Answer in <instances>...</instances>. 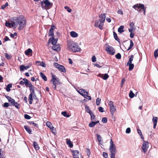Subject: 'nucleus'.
<instances>
[{
  "instance_id": "nucleus-51",
  "label": "nucleus",
  "mask_w": 158,
  "mask_h": 158,
  "mask_svg": "<svg viewBox=\"0 0 158 158\" xmlns=\"http://www.w3.org/2000/svg\"><path fill=\"white\" fill-rule=\"evenodd\" d=\"M107 121V118L106 117L103 118L102 120V121L104 123H106Z\"/></svg>"
},
{
  "instance_id": "nucleus-37",
  "label": "nucleus",
  "mask_w": 158,
  "mask_h": 158,
  "mask_svg": "<svg viewBox=\"0 0 158 158\" xmlns=\"http://www.w3.org/2000/svg\"><path fill=\"white\" fill-rule=\"evenodd\" d=\"M80 90L82 93H83L85 95V96L86 95H87V94H88V93L85 90L83 89H80Z\"/></svg>"
},
{
  "instance_id": "nucleus-24",
  "label": "nucleus",
  "mask_w": 158,
  "mask_h": 158,
  "mask_svg": "<svg viewBox=\"0 0 158 158\" xmlns=\"http://www.w3.org/2000/svg\"><path fill=\"white\" fill-rule=\"evenodd\" d=\"M32 50L30 48H28L25 52V54L27 55H29L30 53H32Z\"/></svg>"
},
{
  "instance_id": "nucleus-4",
  "label": "nucleus",
  "mask_w": 158,
  "mask_h": 158,
  "mask_svg": "<svg viewBox=\"0 0 158 158\" xmlns=\"http://www.w3.org/2000/svg\"><path fill=\"white\" fill-rule=\"evenodd\" d=\"M133 7L135 10H137L139 12H141V10L140 9H142L143 11V14L144 15H145L146 8H145L144 5V4H137L134 5Z\"/></svg>"
},
{
  "instance_id": "nucleus-26",
  "label": "nucleus",
  "mask_w": 158,
  "mask_h": 158,
  "mask_svg": "<svg viewBox=\"0 0 158 158\" xmlns=\"http://www.w3.org/2000/svg\"><path fill=\"white\" fill-rule=\"evenodd\" d=\"M85 108L86 111L89 113V114L93 113L88 106H86L85 107Z\"/></svg>"
},
{
  "instance_id": "nucleus-31",
  "label": "nucleus",
  "mask_w": 158,
  "mask_h": 158,
  "mask_svg": "<svg viewBox=\"0 0 158 158\" xmlns=\"http://www.w3.org/2000/svg\"><path fill=\"white\" fill-rule=\"evenodd\" d=\"M28 123L30 125L32 124L34 127L37 128H38L39 127L38 124L35 123H34L33 122L29 121L28 122Z\"/></svg>"
},
{
  "instance_id": "nucleus-22",
  "label": "nucleus",
  "mask_w": 158,
  "mask_h": 158,
  "mask_svg": "<svg viewBox=\"0 0 158 158\" xmlns=\"http://www.w3.org/2000/svg\"><path fill=\"white\" fill-rule=\"evenodd\" d=\"M127 66H129V71H131L132 70L134 67V65L133 64H131V63H129L128 64V63H127Z\"/></svg>"
},
{
  "instance_id": "nucleus-10",
  "label": "nucleus",
  "mask_w": 158,
  "mask_h": 158,
  "mask_svg": "<svg viewBox=\"0 0 158 158\" xmlns=\"http://www.w3.org/2000/svg\"><path fill=\"white\" fill-rule=\"evenodd\" d=\"M56 79L54 77H52L51 80V81L52 82L53 85L52 87L55 90L56 89V85L58 84L59 83H57V82L55 81Z\"/></svg>"
},
{
  "instance_id": "nucleus-12",
  "label": "nucleus",
  "mask_w": 158,
  "mask_h": 158,
  "mask_svg": "<svg viewBox=\"0 0 158 158\" xmlns=\"http://www.w3.org/2000/svg\"><path fill=\"white\" fill-rule=\"evenodd\" d=\"M31 65V63H29L28 65L25 66L23 65H21L20 67V70L21 71H23L24 69H28Z\"/></svg>"
},
{
  "instance_id": "nucleus-38",
  "label": "nucleus",
  "mask_w": 158,
  "mask_h": 158,
  "mask_svg": "<svg viewBox=\"0 0 158 158\" xmlns=\"http://www.w3.org/2000/svg\"><path fill=\"white\" fill-rule=\"evenodd\" d=\"M96 125L95 122L92 121L89 124V127H94Z\"/></svg>"
},
{
  "instance_id": "nucleus-47",
  "label": "nucleus",
  "mask_w": 158,
  "mask_h": 158,
  "mask_svg": "<svg viewBox=\"0 0 158 158\" xmlns=\"http://www.w3.org/2000/svg\"><path fill=\"white\" fill-rule=\"evenodd\" d=\"M134 57V56L133 55H131V57L129 59V60L128 62L127 63H128V64L129 63H131L132 61L133 60V59Z\"/></svg>"
},
{
  "instance_id": "nucleus-35",
  "label": "nucleus",
  "mask_w": 158,
  "mask_h": 158,
  "mask_svg": "<svg viewBox=\"0 0 158 158\" xmlns=\"http://www.w3.org/2000/svg\"><path fill=\"white\" fill-rule=\"evenodd\" d=\"M5 25L6 27H13V24L11 23H10L8 22H6Z\"/></svg>"
},
{
  "instance_id": "nucleus-5",
  "label": "nucleus",
  "mask_w": 158,
  "mask_h": 158,
  "mask_svg": "<svg viewBox=\"0 0 158 158\" xmlns=\"http://www.w3.org/2000/svg\"><path fill=\"white\" fill-rule=\"evenodd\" d=\"M106 51H107L108 54L111 55H114L115 52V50L114 48L108 45L106 48Z\"/></svg>"
},
{
  "instance_id": "nucleus-52",
  "label": "nucleus",
  "mask_w": 158,
  "mask_h": 158,
  "mask_svg": "<svg viewBox=\"0 0 158 158\" xmlns=\"http://www.w3.org/2000/svg\"><path fill=\"white\" fill-rule=\"evenodd\" d=\"M64 8L66 9L69 12H71L72 10L71 9H70L69 7L65 6L64 7Z\"/></svg>"
},
{
  "instance_id": "nucleus-40",
  "label": "nucleus",
  "mask_w": 158,
  "mask_h": 158,
  "mask_svg": "<svg viewBox=\"0 0 158 158\" xmlns=\"http://www.w3.org/2000/svg\"><path fill=\"white\" fill-rule=\"evenodd\" d=\"M29 90L30 92V95H33L35 94V93L34 88L31 89V88L29 89Z\"/></svg>"
},
{
  "instance_id": "nucleus-34",
  "label": "nucleus",
  "mask_w": 158,
  "mask_h": 158,
  "mask_svg": "<svg viewBox=\"0 0 158 158\" xmlns=\"http://www.w3.org/2000/svg\"><path fill=\"white\" fill-rule=\"evenodd\" d=\"M130 46L127 49V51H128L129 50H130L134 46V43L131 40H130Z\"/></svg>"
},
{
  "instance_id": "nucleus-56",
  "label": "nucleus",
  "mask_w": 158,
  "mask_h": 158,
  "mask_svg": "<svg viewBox=\"0 0 158 158\" xmlns=\"http://www.w3.org/2000/svg\"><path fill=\"white\" fill-rule=\"evenodd\" d=\"M52 131V132L54 134H56V131L55 128L53 127L51 128L50 129Z\"/></svg>"
},
{
  "instance_id": "nucleus-13",
  "label": "nucleus",
  "mask_w": 158,
  "mask_h": 158,
  "mask_svg": "<svg viewBox=\"0 0 158 158\" xmlns=\"http://www.w3.org/2000/svg\"><path fill=\"white\" fill-rule=\"evenodd\" d=\"M99 17L100 19H99L100 22L103 23L104 22L106 19V15L105 14H102L99 15Z\"/></svg>"
},
{
  "instance_id": "nucleus-32",
  "label": "nucleus",
  "mask_w": 158,
  "mask_h": 158,
  "mask_svg": "<svg viewBox=\"0 0 158 158\" xmlns=\"http://www.w3.org/2000/svg\"><path fill=\"white\" fill-rule=\"evenodd\" d=\"M12 85L11 84H8L6 87V90L7 92H9L10 90V88L11 87Z\"/></svg>"
},
{
  "instance_id": "nucleus-15",
  "label": "nucleus",
  "mask_w": 158,
  "mask_h": 158,
  "mask_svg": "<svg viewBox=\"0 0 158 158\" xmlns=\"http://www.w3.org/2000/svg\"><path fill=\"white\" fill-rule=\"evenodd\" d=\"M73 156L74 158H79L78 156L79 152L77 150H74L73 152Z\"/></svg>"
},
{
  "instance_id": "nucleus-55",
  "label": "nucleus",
  "mask_w": 158,
  "mask_h": 158,
  "mask_svg": "<svg viewBox=\"0 0 158 158\" xmlns=\"http://www.w3.org/2000/svg\"><path fill=\"white\" fill-rule=\"evenodd\" d=\"M24 118L25 119H29L31 118V117L27 114H25L24 115Z\"/></svg>"
},
{
  "instance_id": "nucleus-25",
  "label": "nucleus",
  "mask_w": 158,
  "mask_h": 158,
  "mask_svg": "<svg viewBox=\"0 0 158 158\" xmlns=\"http://www.w3.org/2000/svg\"><path fill=\"white\" fill-rule=\"evenodd\" d=\"M66 143L68 145L69 147L71 148H73V145L70 140H67L66 141Z\"/></svg>"
},
{
  "instance_id": "nucleus-20",
  "label": "nucleus",
  "mask_w": 158,
  "mask_h": 158,
  "mask_svg": "<svg viewBox=\"0 0 158 158\" xmlns=\"http://www.w3.org/2000/svg\"><path fill=\"white\" fill-rule=\"evenodd\" d=\"M33 101V96L32 95L29 94L28 97V102L30 104H31Z\"/></svg>"
},
{
  "instance_id": "nucleus-33",
  "label": "nucleus",
  "mask_w": 158,
  "mask_h": 158,
  "mask_svg": "<svg viewBox=\"0 0 158 158\" xmlns=\"http://www.w3.org/2000/svg\"><path fill=\"white\" fill-rule=\"evenodd\" d=\"M52 77H54V78H55L56 80L55 81L57 82V83H59V84L61 83L60 82L59 79L58 78H57L56 75L52 74Z\"/></svg>"
},
{
  "instance_id": "nucleus-43",
  "label": "nucleus",
  "mask_w": 158,
  "mask_h": 158,
  "mask_svg": "<svg viewBox=\"0 0 158 158\" xmlns=\"http://www.w3.org/2000/svg\"><path fill=\"white\" fill-rule=\"evenodd\" d=\"M46 125L50 129L53 127L51 123L49 122H47L46 123Z\"/></svg>"
},
{
  "instance_id": "nucleus-64",
  "label": "nucleus",
  "mask_w": 158,
  "mask_h": 158,
  "mask_svg": "<svg viewBox=\"0 0 158 158\" xmlns=\"http://www.w3.org/2000/svg\"><path fill=\"white\" fill-rule=\"evenodd\" d=\"M3 106L5 107H8L9 106V104L7 102H5L4 103Z\"/></svg>"
},
{
  "instance_id": "nucleus-45",
  "label": "nucleus",
  "mask_w": 158,
  "mask_h": 158,
  "mask_svg": "<svg viewBox=\"0 0 158 158\" xmlns=\"http://www.w3.org/2000/svg\"><path fill=\"white\" fill-rule=\"evenodd\" d=\"M154 56L155 58L158 57V49L156 50L154 52Z\"/></svg>"
},
{
  "instance_id": "nucleus-6",
  "label": "nucleus",
  "mask_w": 158,
  "mask_h": 158,
  "mask_svg": "<svg viewBox=\"0 0 158 158\" xmlns=\"http://www.w3.org/2000/svg\"><path fill=\"white\" fill-rule=\"evenodd\" d=\"M148 146L149 143L147 141H144L142 147V148L144 153L147 151Z\"/></svg>"
},
{
  "instance_id": "nucleus-3",
  "label": "nucleus",
  "mask_w": 158,
  "mask_h": 158,
  "mask_svg": "<svg viewBox=\"0 0 158 158\" xmlns=\"http://www.w3.org/2000/svg\"><path fill=\"white\" fill-rule=\"evenodd\" d=\"M41 7L43 9H48L51 8L52 5V3L50 2L48 0H43L41 2Z\"/></svg>"
},
{
  "instance_id": "nucleus-50",
  "label": "nucleus",
  "mask_w": 158,
  "mask_h": 158,
  "mask_svg": "<svg viewBox=\"0 0 158 158\" xmlns=\"http://www.w3.org/2000/svg\"><path fill=\"white\" fill-rule=\"evenodd\" d=\"M115 56L116 58L118 59H120L121 58V55L119 53H118L116 55H115Z\"/></svg>"
},
{
  "instance_id": "nucleus-61",
  "label": "nucleus",
  "mask_w": 158,
  "mask_h": 158,
  "mask_svg": "<svg viewBox=\"0 0 158 158\" xmlns=\"http://www.w3.org/2000/svg\"><path fill=\"white\" fill-rule=\"evenodd\" d=\"M17 34L16 32H15L13 34H10V36L11 37L14 38L15 36H17Z\"/></svg>"
},
{
  "instance_id": "nucleus-19",
  "label": "nucleus",
  "mask_w": 158,
  "mask_h": 158,
  "mask_svg": "<svg viewBox=\"0 0 158 158\" xmlns=\"http://www.w3.org/2000/svg\"><path fill=\"white\" fill-rule=\"evenodd\" d=\"M70 35L73 37L76 38L78 36V34L74 31H72L70 32Z\"/></svg>"
},
{
  "instance_id": "nucleus-11",
  "label": "nucleus",
  "mask_w": 158,
  "mask_h": 158,
  "mask_svg": "<svg viewBox=\"0 0 158 158\" xmlns=\"http://www.w3.org/2000/svg\"><path fill=\"white\" fill-rule=\"evenodd\" d=\"M11 104V105L15 106L17 109L19 108V104L15 102V100L12 98L9 102Z\"/></svg>"
},
{
  "instance_id": "nucleus-30",
  "label": "nucleus",
  "mask_w": 158,
  "mask_h": 158,
  "mask_svg": "<svg viewBox=\"0 0 158 158\" xmlns=\"http://www.w3.org/2000/svg\"><path fill=\"white\" fill-rule=\"evenodd\" d=\"M52 48L53 50L57 51H59L60 50V47L59 46H57L56 45L52 47Z\"/></svg>"
},
{
  "instance_id": "nucleus-27",
  "label": "nucleus",
  "mask_w": 158,
  "mask_h": 158,
  "mask_svg": "<svg viewBox=\"0 0 158 158\" xmlns=\"http://www.w3.org/2000/svg\"><path fill=\"white\" fill-rule=\"evenodd\" d=\"M35 63H38V65H40V66H42L43 67H45L46 66V64H45V63H44V62H40V61H36Z\"/></svg>"
},
{
  "instance_id": "nucleus-58",
  "label": "nucleus",
  "mask_w": 158,
  "mask_h": 158,
  "mask_svg": "<svg viewBox=\"0 0 158 158\" xmlns=\"http://www.w3.org/2000/svg\"><path fill=\"white\" fill-rule=\"evenodd\" d=\"M92 61L93 62H95L96 61V58L95 56H92Z\"/></svg>"
},
{
  "instance_id": "nucleus-18",
  "label": "nucleus",
  "mask_w": 158,
  "mask_h": 158,
  "mask_svg": "<svg viewBox=\"0 0 158 158\" xmlns=\"http://www.w3.org/2000/svg\"><path fill=\"white\" fill-rule=\"evenodd\" d=\"M26 131L30 134H31V129H30L29 127L25 125L24 127Z\"/></svg>"
},
{
  "instance_id": "nucleus-21",
  "label": "nucleus",
  "mask_w": 158,
  "mask_h": 158,
  "mask_svg": "<svg viewBox=\"0 0 158 158\" xmlns=\"http://www.w3.org/2000/svg\"><path fill=\"white\" fill-rule=\"evenodd\" d=\"M40 75L41 78L44 81H46L47 80V78L45 75L42 72L40 73Z\"/></svg>"
},
{
  "instance_id": "nucleus-8",
  "label": "nucleus",
  "mask_w": 158,
  "mask_h": 158,
  "mask_svg": "<svg viewBox=\"0 0 158 158\" xmlns=\"http://www.w3.org/2000/svg\"><path fill=\"white\" fill-rule=\"evenodd\" d=\"M56 28V27L54 25H52L48 32V36L53 37L54 34L53 32L54 30Z\"/></svg>"
},
{
  "instance_id": "nucleus-7",
  "label": "nucleus",
  "mask_w": 158,
  "mask_h": 158,
  "mask_svg": "<svg viewBox=\"0 0 158 158\" xmlns=\"http://www.w3.org/2000/svg\"><path fill=\"white\" fill-rule=\"evenodd\" d=\"M103 23L100 22V21L99 19L95 21L94 24L95 27H98L100 29L102 30L103 29Z\"/></svg>"
},
{
  "instance_id": "nucleus-23",
  "label": "nucleus",
  "mask_w": 158,
  "mask_h": 158,
  "mask_svg": "<svg viewBox=\"0 0 158 158\" xmlns=\"http://www.w3.org/2000/svg\"><path fill=\"white\" fill-rule=\"evenodd\" d=\"M124 27L123 26H121L118 29V31L120 33H122L124 31L123 30Z\"/></svg>"
},
{
  "instance_id": "nucleus-36",
  "label": "nucleus",
  "mask_w": 158,
  "mask_h": 158,
  "mask_svg": "<svg viewBox=\"0 0 158 158\" xmlns=\"http://www.w3.org/2000/svg\"><path fill=\"white\" fill-rule=\"evenodd\" d=\"M90 119L92 121L95 120V115L93 113H92L90 114Z\"/></svg>"
},
{
  "instance_id": "nucleus-9",
  "label": "nucleus",
  "mask_w": 158,
  "mask_h": 158,
  "mask_svg": "<svg viewBox=\"0 0 158 158\" xmlns=\"http://www.w3.org/2000/svg\"><path fill=\"white\" fill-rule=\"evenodd\" d=\"M57 40V39H55L54 37H52L49 40L48 43L51 42L53 45L55 46L56 45Z\"/></svg>"
},
{
  "instance_id": "nucleus-28",
  "label": "nucleus",
  "mask_w": 158,
  "mask_h": 158,
  "mask_svg": "<svg viewBox=\"0 0 158 158\" xmlns=\"http://www.w3.org/2000/svg\"><path fill=\"white\" fill-rule=\"evenodd\" d=\"M33 145L34 147L36 150H38L39 149L40 147H39L37 143L36 142H33Z\"/></svg>"
},
{
  "instance_id": "nucleus-42",
  "label": "nucleus",
  "mask_w": 158,
  "mask_h": 158,
  "mask_svg": "<svg viewBox=\"0 0 158 158\" xmlns=\"http://www.w3.org/2000/svg\"><path fill=\"white\" fill-rule=\"evenodd\" d=\"M61 114L64 117H69L70 116L69 115L67 114V112L66 111H62L61 112Z\"/></svg>"
},
{
  "instance_id": "nucleus-48",
  "label": "nucleus",
  "mask_w": 158,
  "mask_h": 158,
  "mask_svg": "<svg viewBox=\"0 0 158 158\" xmlns=\"http://www.w3.org/2000/svg\"><path fill=\"white\" fill-rule=\"evenodd\" d=\"M101 99L99 98L97 99L96 100V104L98 106L100 105L101 102Z\"/></svg>"
},
{
  "instance_id": "nucleus-49",
  "label": "nucleus",
  "mask_w": 158,
  "mask_h": 158,
  "mask_svg": "<svg viewBox=\"0 0 158 158\" xmlns=\"http://www.w3.org/2000/svg\"><path fill=\"white\" fill-rule=\"evenodd\" d=\"M11 23L13 24V27H15V26L17 27V26H18V24L17 22V21H16V19L13 21Z\"/></svg>"
},
{
  "instance_id": "nucleus-57",
  "label": "nucleus",
  "mask_w": 158,
  "mask_h": 158,
  "mask_svg": "<svg viewBox=\"0 0 158 158\" xmlns=\"http://www.w3.org/2000/svg\"><path fill=\"white\" fill-rule=\"evenodd\" d=\"M60 65L59 64H58V63H56V62H55V63H54V64H53L54 66L56 68L58 69V67H59V65Z\"/></svg>"
},
{
  "instance_id": "nucleus-46",
  "label": "nucleus",
  "mask_w": 158,
  "mask_h": 158,
  "mask_svg": "<svg viewBox=\"0 0 158 158\" xmlns=\"http://www.w3.org/2000/svg\"><path fill=\"white\" fill-rule=\"evenodd\" d=\"M134 95H135V94L133 93L132 92V91H131L129 94V97L131 98H133L134 97Z\"/></svg>"
},
{
  "instance_id": "nucleus-29",
  "label": "nucleus",
  "mask_w": 158,
  "mask_h": 158,
  "mask_svg": "<svg viewBox=\"0 0 158 158\" xmlns=\"http://www.w3.org/2000/svg\"><path fill=\"white\" fill-rule=\"evenodd\" d=\"M113 35L115 39L118 42H120V39L118 38L117 35L115 32H113Z\"/></svg>"
},
{
  "instance_id": "nucleus-2",
  "label": "nucleus",
  "mask_w": 158,
  "mask_h": 158,
  "mask_svg": "<svg viewBox=\"0 0 158 158\" xmlns=\"http://www.w3.org/2000/svg\"><path fill=\"white\" fill-rule=\"evenodd\" d=\"M16 21L18 23V25H19V30H21L26 25V20L25 18L23 16H20L16 18Z\"/></svg>"
},
{
  "instance_id": "nucleus-1",
  "label": "nucleus",
  "mask_w": 158,
  "mask_h": 158,
  "mask_svg": "<svg viewBox=\"0 0 158 158\" xmlns=\"http://www.w3.org/2000/svg\"><path fill=\"white\" fill-rule=\"evenodd\" d=\"M67 49L70 51L74 52L80 51L81 48L77 44L72 41H68L67 42Z\"/></svg>"
},
{
  "instance_id": "nucleus-63",
  "label": "nucleus",
  "mask_w": 158,
  "mask_h": 158,
  "mask_svg": "<svg viewBox=\"0 0 158 158\" xmlns=\"http://www.w3.org/2000/svg\"><path fill=\"white\" fill-rule=\"evenodd\" d=\"M5 97L8 99V101L9 102L12 99V98L11 97H10L9 96H7V95H5Z\"/></svg>"
},
{
  "instance_id": "nucleus-62",
  "label": "nucleus",
  "mask_w": 158,
  "mask_h": 158,
  "mask_svg": "<svg viewBox=\"0 0 158 158\" xmlns=\"http://www.w3.org/2000/svg\"><path fill=\"white\" fill-rule=\"evenodd\" d=\"M28 87H29V89H31V88H33L34 87L33 86V85H32V84L31 83V82H30L28 84Z\"/></svg>"
},
{
  "instance_id": "nucleus-60",
  "label": "nucleus",
  "mask_w": 158,
  "mask_h": 158,
  "mask_svg": "<svg viewBox=\"0 0 158 158\" xmlns=\"http://www.w3.org/2000/svg\"><path fill=\"white\" fill-rule=\"evenodd\" d=\"M98 110L99 112H103L104 111L103 110V108L102 107H100L98 108Z\"/></svg>"
},
{
  "instance_id": "nucleus-14",
  "label": "nucleus",
  "mask_w": 158,
  "mask_h": 158,
  "mask_svg": "<svg viewBox=\"0 0 158 158\" xmlns=\"http://www.w3.org/2000/svg\"><path fill=\"white\" fill-rule=\"evenodd\" d=\"M98 76L102 78L104 80H106L109 77V75L106 73H105L104 75L99 73L98 75Z\"/></svg>"
},
{
  "instance_id": "nucleus-41",
  "label": "nucleus",
  "mask_w": 158,
  "mask_h": 158,
  "mask_svg": "<svg viewBox=\"0 0 158 158\" xmlns=\"http://www.w3.org/2000/svg\"><path fill=\"white\" fill-rule=\"evenodd\" d=\"M97 139L98 141V142L99 143H100L101 141V139H102V137L101 136V135H100L99 134H97Z\"/></svg>"
},
{
  "instance_id": "nucleus-17",
  "label": "nucleus",
  "mask_w": 158,
  "mask_h": 158,
  "mask_svg": "<svg viewBox=\"0 0 158 158\" xmlns=\"http://www.w3.org/2000/svg\"><path fill=\"white\" fill-rule=\"evenodd\" d=\"M58 69L60 71L63 73H65L66 72V70L65 68L62 65H59V66L58 67Z\"/></svg>"
},
{
  "instance_id": "nucleus-39",
  "label": "nucleus",
  "mask_w": 158,
  "mask_h": 158,
  "mask_svg": "<svg viewBox=\"0 0 158 158\" xmlns=\"http://www.w3.org/2000/svg\"><path fill=\"white\" fill-rule=\"evenodd\" d=\"M158 119V118L157 117H153V118L152 119V121L153 123H157Z\"/></svg>"
},
{
  "instance_id": "nucleus-54",
  "label": "nucleus",
  "mask_w": 158,
  "mask_h": 158,
  "mask_svg": "<svg viewBox=\"0 0 158 158\" xmlns=\"http://www.w3.org/2000/svg\"><path fill=\"white\" fill-rule=\"evenodd\" d=\"M8 2H6L5 3V4L4 5H3L2 6H1V8L2 9H5L6 7L8 6Z\"/></svg>"
},
{
  "instance_id": "nucleus-53",
  "label": "nucleus",
  "mask_w": 158,
  "mask_h": 158,
  "mask_svg": "<svg viewBox=\"0 0 158 158\" xmlns=\"http://www.w3.org/2000/svg\"><path fill=\"white\" fill-rule=\"evenodd\" d=\"M103 157L105 158H107L108 156V155L106 152H103L102 153Z\"/></svg>"
},
{
  "instance_id": "nucleus-16",
  "label": "nucleus",
  "mask_w": 158,
  "mask_h": 158,
  "mask_svg": "<svg viewBox=\"0 0 158 158\" xmlns=\"http://www.w3.org/2000/svg\"><path fill=\"white\" fill-rule=\"evenodd\" d=\"M110 109L111 114L112 115H113L115 113L116 110V106L114 105L112 106H110Z\"/></svg>"
},
{
  "instance_id": "nucleus-44",
  "label": "nucleus",
  "mask_w": 158,
  "mask_h": 158,
  "mask_svg": "<svg viewBox=\"0 0 158 158\" xmlns=\"http://www.w3.org/2000/svg\"><path fill=\"white\" fill-rule=\"evenodd\" d=\"M5 56L6 57L7 60H10L11 59V56L10 55H9L7 53H6L5 54Z\"/></svg>"
},
{
  "instance_id": "nucleus-59",
  "label": "nucleus",
  "mask_w": 158,
  "mask_h": 158,
  "mask_svg": "<svg viewBox=\"0 0 158 158\" xmlns=\"http://www.w3.org/2000/svg\"><path fill=\"white\" fill-rule=\"evenodd\" d=\"M131 132V129L129 127H128L126 130V132L127 134H129Z\"/></svg>"
}]
</instances>
